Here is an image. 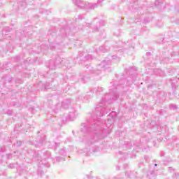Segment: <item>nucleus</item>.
<instances>
[{
	"mask_svg": "<svg viewBox=\"0 0 179 179\" xmlns=\"http://www.w3.org/2000/svg\"><path fill=\"white\" fill-rule=\"evenodd\" d=\"M110 92L105 95L104 98H102L101 103H99L94 111L92 113V117L87 120L86 123L81 124V132L87 134L94 129H111V124H106V120H100L101 117L108 114L111 111L109 106L107 104L113 103V100L115 101L118 99V93H117V86L113 85L110 88Z\"/></svg>",
	"mask_w": 179,
	"mask_h": 179,
	"instance_id": "nucleus-1",
	"label": "nucleus"
},
{
	"mask_svg": "<svg viewBox=\"0 0 179 179\" xmlns=\"http://www.w3.org/2000/svg\"><path fill=\"white\" fill-rule=\"evenodd\" d=\"M102 138L103 136H101V133H95L94 136L87 138L86 148L83 150H80L79 153H86V155L89 156L91 153L99 152V150H100L99 145L100 144V141Z\"/></svg>",
	"mask_w": 179,
	"mask_h": 179,
	"instance_id": "nucleus-2",
	"label": "nucleus"
},
{
	"mask_svg": "<svg viewBox=\"0 0 179 179\" xmlns=\"http://www.w3.org/2000/svg\"><path fill=\"white\" fill-rule=\"evenodd\" d=\"M63 65L66 66V68H71L69 66V62L65 59H61L59 56L56 57V60H50L49 61V64L48 65L49 69L54 70L57 68H61Z\"/></svg>",
	"mask_w": 179,
	"mask_h": 179,
	"instance_id": "nucleus-3",
	"label": "nucleus"
},
{
	"mask_svg": "<svg viewBox=\"0 0 179 179\" xmlns=\"http://www.w3.org/2000/svg\"><path fill=\"white\" fill-rule=\"evenodd\" d=\"M76 117H78V112H76V110L74 108H71L69 109V114L66 117V120L67 121H73V120L76 119Z\"/></svg>",
	"mask_w": 179,
	"mask_h": 179,
	"instance_id": "nucleus-4",
	"label": "nucleus"
},
{
	"mask_svg": "<svg viewBox=\"0 0 179 179\" xmlns=\"http://www.w3.org/2000/svg\"><path fill=\"white\" fill-rule=\"evenodd\" d=\"M34 157L37 159L38 161H40L39 164L40 166H43L44 167H50V164L48 163H44L43 160H41V157L40 156V154H37V152H35L34 155Z\"/></svg>",
	"mask_w": 179,
	"mask_h": 179,
	"instance_id": "nucleus-5",
	"label": "nucleus"
},
{
	"mask_svg": "<svg viewBox=\"0 0 179 179\" xmlns=\"http://www.w3.org/2000/svg\"><path fill=\"white\" fill-rule=\"evenodd\" d=\"M111 65V61L110 60H103L101 62V64L99 65V67L101 69H107L108 66Z\"/></svg>",
	"mask_w": 179,
	"mask_h": 179,
	"instance_id": "nucleus-6",
	"label": "nucleus"
},
{
	"mask_svg": "<svg viewBox=\"0 0 179 179\" xmlns=\"http://www.w3.org/2000/svg\"><path fill=\"white\" fill-rule=\"evenodd\" d=\"M69 106H71V101L69 99H66L62 102V108H69Z\"/></svg>",
	"mask_w": 179,
	"mask_h": 179,
	"instance_id": "nucleus-7",
	"label": "nucleus"
},
{
	"mask_svg": "<svg viewBox=\"0 0 179 179\" xmlns=\"http://www.w3.org/2000/svg\"><path fill=\"white\" fill-rule=\"evenodd\" d=\"M172 80V83H171L172 87H173V89H176L178 86L179 79L178 78H173V80Z\"/></svg>",
	"mask_w": 179,
	"mask_h": 179,
	"instance_id": "nucleus-8",
	"label": "nucleus"
},
{
	"mask_svg": "<svg viewBox=\"0 0 179 179\" xmlns=\"http://www.w3.org/2000/svg\"><path fill=\"white\" fill-rule=\"evenodd\" d=\"M32 0H25L23 1L20 2L19 6H21V8H26L27 3L29 2H31Z\"/></svg>",
	"mask_w": 179,
	"mask_h": 179,
	"instance_id": "nucleus-9",
	"label": "nucleus"
},
{
	"mask_svg": "<svg viewBox=\"0 0 179 179\" xmlns=\"http://www.w3.org/2000/svg\"><path fill=\"white\" fill-rule=\"evenodd\" d=\"M100 26H104V21H100L99 24L96 25L95 27H94L93 31H99V28Z\"/></svg>",
	"mask_w": 179,
	"mask_h": 179,
	"instance_id": "nucleus-10",
	"label": "nucleus"
},
{
	"mask_svg": "<svg viewBox=\"0 0 179 179\" xmlns=\"http://www.w3.org/2000/svg\"><path fill=\"white\" fill-rule=\"evenodd\" d=\"M93 92H95V93H97L98 92H103V87L95 88L94 90H92L90 92H88V93L89 94H92Z\"/></svg>",
	"mask_w": 179,
	"mask_h": 179,
	"instance_id": "nucleus-11",
	"label": "nucleus"
},
{
	"mask_svg": "<svg viewBox=\"0 0 179 179\" xmlns=\"http://www.w3.org/2000/svg\"><path fill=\"white\" fill-rule=\"evenodd\" d=\"M99 50L102 52H107V51H108V50H110V48H105L104 46H101L99 48Z\"/></svg>",
	"mask_w": 179,
	"mask_h": 179,
	"instance_id": "nucleus-12",
	"label": "nucleus"
},
{
	"mask_svg": "<svg viewBox=\"0 0 179 179\" xmlns=\"http://www.w3.org/2000/svg\"><path fill=\"white\" fill-rule=\"evenodd\" d=\"M3 80H6V82H8L9 83L10 82H12V77L7 76L6 77L3 78Z\"/></svg>",
	"mask_w": 179,
	"mask_h": 179,
	"instance_id": "nucleus-13",
	"label": "nucleus"
},
{
	"mask_svg": "<svg viewBox=\"0 0 179 179\" xmlns=\"http://www.w3.org/2000/svg\"><path fill=\"white\" fill-rule=\"evenodd\" d=\"M162 1L157 0L155 1V5L156 8H160V6L162 5Z\"/></svg>",
	"mask_w": 179,
	"mask_h": 179,
	"instance_id": "nucleus-14",
	"label": "nucleus"
},
{
	"mask_svg": "<svg viewBox=\"0 0 179 179\" xmlns=\"http://www.w3.org/2000/svg\"><path fill=\"white\" fill-rule=\"evenodd\" d=\"M85 16L83 15H78L77 17H76V20H82V19H84Z\"/></svg>",
	"mask_w": 179,
	"mask_h": 179,
	"instance_id": "nucleus-15",
	"label": "nucleus"
},
{
	"mask_svg": "<svg viewBox=\"0 0 179 179\" xmlns=\"http://www.w3.org/2000/svg\"><path fill=\"white\" fill-rule=\"evenodd\" d=\"M86 66H87V69H89L90 72H91L92 73H94V72H96L94 69H93V67L87 65Z\"/></svg>",
	"mask_w": 179,
	"mask_h": 179,
	"instance_id": "nucleus-16",
	"label": "nucleus"
},
{
	"mask_svg": "<svg viewBox=\"0 0 179 179\" xmlns=\"http://www.w3.org/2000/svg\"><path fill=\"white\" fill-rule=\"evenodd\" d=\"M85 97L86 96H85V94H81V95H79L78 96V101H83V100H85Z\"/></svg>",
	"mask_w": 179,
	"mask_h": 179,
	"instance_id": "nucleus-17",
	"label": "nucleus"
},
{
	"mask_svg": "<svg viewBox=\"0 0 179 179\" xmlns=\"http://www.w3.org/2000/svg\"><path fill=\"white\" fill-rule=\"evenodd\" d=\"M43 174H44V171H43V170H41V169H38V175L42 176Z\"/></svg>",
	"mask_w": 179,
	"mask_h": 179,
	"instance_id": "nucleus-18",
	"label": "nucleus"
},
{
	"mask_svg": "<svg viewBox=\"0 0 179 179\" xmlns=\"http://www.w3.org/2000/svg\"><path fill=\"white\" fill-rule=\"evenodd\" d=\"M5 150H6V148H5L4 145H2V146L0 147V152H5Z\"/></svg>",
	"mask_w": 179,
	"mask_h": 179,
	"instance_id": "nucleus-19",
	"label": "nucleus"
},
{
	"mask_svg": "<svg viewBox=\"0 0 179 179\" xmlns=\"http://www.w3.org/2000/svg\"><path fill=\"white\" fill-rule=\"evenodd\" d=\"M63 159L61 157H56V162H57L58 163H59V162H62Z\"/></svg>",
	"mask_w": 179,
	"mask_h": 179,
	"instance_id": "nucleus-20",
	"label": "nucleus"
},
{
	"mask_svg": "<svg viewBox=\"0 0 179 179\" xmlns=\"http://www.w3.org/2000/svg\"><path fill=\"white\" fill-rule=\"evenodd\" d=\"M110 115H112L113 118H115V117H117V113L115 112H111Z\"/></svg>",
	"mask_w": 179,
	"mask_h": 179,
	"instance_id": "nucleus-21",
	"label": "nucleus"
},
{
	"mask_svg": "<svg viewBox=\"0 0 179 179\" xmlns=\"http://www.w3.org/2000/svg\"><path fill=\"white\" fill-rule=\"evenodd\" d=\"M59 154L62 155V156H64V155H65V149L62 148V149L59 151Z\"/></svg>",
	"mask_w": 179,
	"mask_h": 179,
	"instance_id": "nucleus-22",
	"label": "nucleus"
},
{
	"mask_svg": "<svg viewBox=\"0 0 179 179\" xmlns=\"http://www.w3.org/2000/svg\"><path fill=\"white\" fill-rule=\"evenodd\" d=\"M85 59L87 61H89V59H92V55H87V56H85Z\"/></svg>",
	"mask_w": 179,
	"mask_h": 179,
	"instance_id": "nucleus-23",
	"label": "nucleus"
},
{
	"mask_svg": "<svg viewBox=\"0 0 179 179\" xmlns=\"http://www.w3.org/2000/svg\"><path fill=\"white\" fill-rule=\"evenodd\" d=\"M173 179H179V173H175L173 176Z\"/></svg>",
	"mask_w": 179,
	"mask_h": 179,
	"instance_id": "nucleus-24",
	"label": "nucleus"
},
{
	"mask_svg": "<svg viewBox=\"0 0 179 179\" xmlns=\"http://www.w3.org/2000/svg\"><path fill=\"white\" fill-rule=\"evenodd\" d=\"M9 169H15V164H10L8 165Z\"/></svg>",
	"mask_w": 179,
	"mask_h": 179,
	"instance_id": "nucleus-25",
	"label": "nucleus"
},
{
	"mask_svg": "<svg viewBox=\"0 0 179 179\" xmlns=\"http://www.w3.org/2000/svg\"><path fill=\"white\" fill-rule=\"evenodd\" d=\"M22 143H23V142H22V141H17V146H22Z\"/></svg>",
	"mask_w": 179,
	"mask_h": 179,
	"instance_id": "nucleus-26",
	"label": "nucleus"
},
{
	"mask_svg": "<svg viewBox=\"0 0 179 179\" xmlns=\"http://www.w3.org/2000/svg\"><path fill=\"white\" fill-rule=\"evenodd\" d=\"M170 107L171 108H173L174 110H176V108H177V105H172Z\"/></svg>",
	"mask_w": 179,
	"mask_h": 179,
	"instance_id": "nucleus-27",
	"label": "nucleus"
},
{
	"mask_svg": "<svg viewBox=\"0 0 179 179\" xmlns=\"http://www.w3.org/2000/svg\"><path fill=\"white\" fill-rule=\"evenodd\" d=\"M169 171H170V173H172L173 171H174V169L172 167H169Z\"/></svg>",
	"mask_w": 179,
	"mask_h": 179,
	"instance_id": "nucleus-28",
	"label": "nucleus"
},
{
	"mask_svg": "<svg viewBox=\"0 0 179 179\" xmlns=\"http://www.w3.org/2000/svg\"><path fill=\"white\" fill-rule=\"evenodd\" d=\"M160 156H161V157H163V156H164V152L162 151L160 152Z\"/></svg>",
	"mask_w": 179,
	"mask_h": 179,
	"instance_id": "nucleus-29",
	"label": "nucleus"
},
{
	"mask_svg": "<svg viewBox=\"0 0 179 179\" xmlns=\"http://www.w3.org/2000/svg\"><path fill=\"white\" fill-rule=\"evenodd\" d=\"M7 114H8V115H12V111L8 110V111H7Z\"/></svg>",
	"mask_w": 179,
	"mask_h": 179,
	"instance_id": "nucleus-30",
	"label": "nucleus"
},
{
	"mask_svg": "<svg viewBox=\"0 0 179 179\" xmlns=\"http://www.w3.org/2000/svg\"><path fill=\"white\" fill-rule=\"evenodd\" d=\"M151 54H152V53H150V52H148L146 53V55H147L148 57H150Z\"/></svg>",
	"mask_w": 179,
	"mask_h": 179,
	"instance_id": "nucleus-31",
	"label": "nucleus"
},
{
	"mask_svg": "<svg viewBox=\"0 0 179 179\" xmlns=\"http://www.w3.org/2000/svg\"><path fill=\"white\" fill-rule=\"evenodd\" d=\"M144 22H145V23H149V20L145 19V20H144Z\"/></svg>",
	"mask_w": 179,
	"mask_h": 179,
	"instance_id": "nucleus-32",
	"label": "nucleus"
},
{
	"mask_svg": "<svg viewBox=\"0 0 179 179\" xmlns=\"http://www.w3.org/2000/svg\"><path fill=\"white\" fill-rule=\"evenodd\" d=\"M112 58H113V59H117V56H116V55H113V56H112Z\"/></svg>",
	"mask_w": 179,
	"mask_h": 179,
	"instance_id": "nucleus-33",
	"label": "nucleus"
},
{
	"mask_svg": "<svg viewBox=\"0 0 179 179\" xmlns=\"http://www.w3.org/2000/svg\"><path fill=\"white\" fill-rule=\"evenodd\" d=\"M15 59H17V60L20 59V56H17V57H15Z\"/></svg>",
	"mask_w": 179,
	"mask_h": 179,
	"instance_id": "nucleus-34",
	"label": "nucleus"
},
{
	"mask_svg": "<svg viewBox=\"0 0 179 179\" xmlns=\"http://www.w3.org/2000/svg\"><path fill=\"white\" fill-rule=\"evenodd\" d=\"M125 174H126L127 177H131L128 172H127Z\"/></svg>",
	"mask_w": 179,
	"mask_h": 179,
	"instance_id": "nucleus-35",
	"label": "nucleus"
},
{
	"mask_svg": "<svg viewBox=\"0 0 179 179\" xmlns=\"http://www.w3.org/2000/svg\"><path fill=\"white\" fill-rule=\"evenodd\" d=\"M164 41V38H162V41H159V43H163Z\"/></svg>",
	"mask_w": 179,
	"mask_h": 179,
	"instance_id": "nucleus-36",
	"label": "nucleus"
},
{
	"mask_svg": "<svg viewBox=\"0 0 179 179\" xmlns=\"http://www.w3.org/2000/svg\"><path fill=\"white\" fill-rule=\"evenodd\" d=\"M123 47H124V48H129V47L127 46V44H124V45H123Z\"/></svg>",
	"mask_w": 179,
	"mask_h": 179,
	"instance_id": "nucleus-37",
	"label": "nucleus"
},
{
	"mask_svg": "<svg viewBox=\"0 0 179 179\" xmlns=\"http://www.w3.org/2000/svg\"><path fill=\"white\" fill-rule=\"evenodd\" d=\"M51 50H54L55 48L54 46L50 47Z\"/></svg>",
	"mask_w": 179,
	"mask_h": 179,
	"instance_id": "nucleus-38",
	"label": "nucleus"
},
{
	"mask_svg": "<svg viewBox=\"0 0 179 179\" xmlns=\"http://www.w3.org/2000/svg\"><path fill=\"white\" fill-rule=\"evenodd\" d=\"M116 170H120V166H117Z\"/></svg>",
	"mask_w": 179,
	"mask_h": 179,
	"instance_id": "nucleus-39",
	"label": "nucleus"
},
{
	"mask_svg": "<svg viewBox=\"0 0 179 179\" xmlns=\"http://www.w3.org/2000/svg\"><path fill=\"white\" fill-rule=\"evenodd\" d=\"M127 44H131V41H127Z\"/></svg>",
	"mask_w": 179,
	"mask_h": 179,
	"instance_id": "nucleus-40",
	"label": "nucleus"
},
{
	"mask_svg": "<svg viewBox=\"0 0 179 179\" xmlns=\"http://www.w3.org/2000/svg\"><path fill=\"white\" fill-rule=\"evenodd\" d=\"M7 157H8V159H10V155H8L7 156Z\"/></svg>",
	"mask_w": 179,
	"mask_h": 179,
	"instance_id": "nucleus-41",
	"label": "nucleus"
},
{
	"mask_svg": "<svg viewBox=\"0 0 179 179\" xmlns=\"http://www.w3.org/2000/svg\"><path fill=\"white\" fill-rule=\"evenodd\" d=\"M145 159L146 160V162H148V157H145Z\"/></svg>",
	"mask_w": 179,
	"mask_h": 179,
	"instance_id": "nucleus-42",
	"label": "nucleus"
},
{
	"mask_svg": "<svg viewBox=\"0 0 179 179\" xmlns=\"http://www.w3.org/2000/svg\"><path fill=\"white\" fill-rule=\"evenodd\" d=\"M8 31H10V30H9V27L6 28Z\"/></svg>",
	"mask_w": 179,
	"mask_h": 179,
	"instance_id": "nucleus-43",
	"label": "nucleus"
},
{
	"mask_svg": "<svg viewBox=\"0 0 179 179\" xmlns=\"http://www.w3.org/2000/svg\"><path fill=\"white\" fill-rule=\"evenodd\" d=\"M44 89H45H45H48V87H47V86H45Z\"/></svg>",
	"mask_w": 179,
	"mask_h": 179,
	"instance_id": "nucleus-44",
	"label": "nucleus"
},
{
	"mask_svg": "<svg viewBox=\"0 0 179 179\" xmlns=\"http://www.w3.org/2000/svg\"><path fill=\"white\" fill-rule=\"evenodd\" d=\"M157 164H155V166L157 167Z\"/></svg>",
	"mask_w": 179,
	"mask_h": 179,
	"instance_id": "nucleus-45",
	"label": "nucleus"
},
{
	"mask_svg": "<svg viewBox=\"0 0 179 179\" xmlns=\"http://www.w3.org/2000/svg\"><path fill=\"white\" fill-rule=\"evenodd\" d=\"M90 26V24H87V27Z\"/></svg>",
	"mask_w": 179,
	"mask_h": 179,
	"instance_id": "nucleus-46",
	"label": "nucleus"
},
{
	"mask_svg": "<svg viewBox=\"0 0 179 179\" xmlns=\"http://www.w3.org/2000/svg\"><path fill=\"white\" fill-rule=\"evenodd\" d=\"M57 107H59V104H57Z\"/></svg>",
	"mask_w": 179,
	"mask_h": 179,
	"instance_id": "nucleus-47",
	"label": "nucleus"
},
{
	"mask_svg": "<svg viewBox=\"0 0 179 179\" xmlns=\"http://www.w3.org/2000/svg\"><path fill=\"white\" fill-rule=\"evenodd\" d=\"M65 31H66V29H65Z\"/></svg>",
	"mask_w": 179,
	"mask_h": 179,
	"instance_id": "nucleus-48",
	"label": "nucleus"
},
{
	"mask_svg": "<svg viewBox=\"0 0 179 179\" xmlns=\"http://www.w3.org/2000/svg\"><path fill=\"white\" fill-rule=\"evenodd\" d=\"M129 47H131V45H129Z\"/></svg>",
	"mask_w": 179,
	"mask_h": 179,
	"instance_id": "nucleus-49",
	"label": "nucleus"
},
{
	"mask_svg": "<svg viewBox=\"0 0 179 179\" xmlns=\"http://www.w3.org/2000/svg\"><path fill=\"white\" fill-rule=\"evenodd\" d=\"M178 131H179V128H178Z\"/></svg>",
	"mask_w": 179,
	"mask_h": 179,
	"instance_id": "nucleus-50",
	"label": "nucleus"
}]
</instances>
